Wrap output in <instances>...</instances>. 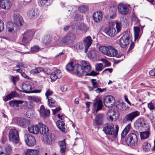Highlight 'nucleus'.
<instances>
[{
	"mask_svg": "<svg viewBox=\"0 0 155 155\" xmlns=\"http://www.w3.org/2000/svg\"><path fill=\"white\" fill-rule=\"evenodd\" d=\"M118 130L119 127L117 125H115V129L114 124L110 123L105 124L103 130L106 134L111 135L115 137L117 135Z\"/></svg>",
	"mask_w": 155,
	"mask_h": 155,
	"instance_id": "f257e3e1",
	"label": "nucleus"
},
{
	"mask_svg": "<svg viewBox=\"0 0 155 155\" xmlns=\"http://www.w3.org/2000/svg\"><path fill=\"white\" fill-rule=\"evenodd\" d=\"M99 50L104 54L109 57H114L117 54V50L112 46H102L99 47Z\"/></svg>",
	"mask_w": 155,
	"mask_h": 155,
	"instance_id": "f03ea898",
	"label": "nucleus"
},
{
	"mask_svg": "<svg viewBox=\"0 0 155 155\" xmlns=\"http://www.w3.org/2000/svg\"><path fill=\"white\" fill-rule=\"evenodd\" d=\"M35 31L31 30H27L21 36L22 44L27 45L32 40L35 34Z\"/></svg>",
	"mask_w": 155,
	"mask_h": 155,
	"instance_id": "7ed1b4c3",
	"label": "nucleus"
},
{
	"mask_svg": "<svg viewBox=\"0 0 155 155\" xmlns=\"http://www.w3.org/2000/svg\"><path fill=\"white\" fill-rule=\"evenodd\" d=\"M125 141L127 144L129 146H135L138 142L136 134L133 133L129 134L125 138Z\"/></svg>",
	"mask_w": 155,
	"mask_h": 155,
	"instance_id": "20e7f679",
	"label": "nucleus"
},
{
	"mask_svg": "<svg viewBox=\"0 0 155 155\" xmlns=\"http://www.w3.org/2000/svg\"><path fill=\"white\" fill-rule=\"evenodd\" d=\"M21 87L22 90L21 91L26 93H40L41 91V90H33L31 83L28 81L23 82Z\"/></svg>",
	"mask_w": 155,
	"mask_h": 155,
	"instance_id": "39448f33",
	"label": "nucleus"
},
{
	"mask_svg": "<svg viewBox=\"0 0 155 155\" xmlns=\"http://www.w3.org/2000/svg\"><path fill=\"white\" fill-rule=\"evenodd\" d=\"M8 137L9 140L14 143H17L19 141L18 133L16 129H11L9 132Z\"/></svg>",
	"mask_w": 155,
	"mask_h": 155,
	"instance_id": "423d86ee",
	"label": "nucleus"
},
{
	"mask_svg": "<svg viewBox=\"0 0 155 155\" xmlns=\"http://www.w3.org/2000/svg\"><path fill=\"white\" fill-rule=\"evenodd\" d=\"M107 116L108 120L112 121H116L119 118V114L117 110L111 109L107 111Z\"/></svg>",
	"mask_w": 155,
	"mask_h": 155,
	"instance_id": "0eeeda50",
	"label": "nucleus"
},
{
	"mask_svg": "<svg viewBox=\"0 0 155 155\" xmlns=\"http://www.w3.org/2000/svg\"><path fill=\"white\" fill-rule=\"evenodd\" d=\"M130 34L128 31H125V33L120 38V44L121 48H124L129 44Z\"/></svg>",
	"mask_w": 155,
	"mask_h": 155,
	"instance_id": "6e6552de",
	"label": "nucleus"
},
{
	"mask_svg": "<svg viewBox=\"0 0 155 155\" xmlns=\"http://www.w3.org/2000/svg\"><path fill=\"white\" fill-rule=\"evenodd\" d=\"M115 102L114 98L110 95L105 96L104 99V103L105 106L108 107H111Z\"/></svg>",
	"mask_w": 155,
	"mask_h": 155,
	"instance_id": "1a4fd4ad",
	"label": "nucleus"
},
{
	"mask_svg": "<svg viewBox=\"0 0 155 155\" xmlns=\"http://www.w3.org/2000/svg\"><path fill=\"white\" fill-rule=\"evenodd\" d=\"M103 107V105L102 101L99 98H96L93 101V113L95 112L96 113H97L98 111L102 109Z\"/></svg>",
	"mask_w": 155,
	"mask_h": 155,
	"instance_id": "9d476101",
	"label": "nucleus"
},
{
	"mask_svg": "<svg viewBox=\"0 0 155 155\" xmlns=\"http://www.w3.org/2000/svg\"><path fill=\"white\" fill-rule=\"evenodd\" d=\"M24 138L25 142L28 146H33L36 143L35 138L34 136L30 134H25L24 136Z\"/></svg>",
	"mask_w": 155,
	"mask_h": 155,
	"instance_id": "9b49d317",
	"label": "nucleus"
},
{
	"mask_svg": "<svg viewBox=\"0 0 155 155\" xmlns=\"http://www.w3.org/2000/svg\"><path fill=\"white\" fill-rule=\"evenodd\" d=\"M129 5L120 3L118 6V12L122 15H126L128 14L129 11Z\"/></svg>",
	"mask_w": 155,
	"mask_h": 155,
	"instance_id": "f8f14e48",
	"label": "nucleus"
},
{
	"mask_svg": "<svg viewBox=\"0 0 155 155\" xmlns=\"http://www.w3.org/2000/svg\"><path fill=\"white\" fill-rule=\"evenodd\" d=\"M87 72L84 70L82 66L79 64H76L75 65V71H74V73L78 77H81L83 75H86Z\"/></svg>",
	"mask_w": 155,
	"mask_h": 155,
	"instance_id": "ddd939ff",
	"label": "nucleus"
},
{
	"mask_svg": "<svg viewBox=\"0 0 155 155\" xmlns=\"http://www.w3.org/2000/svg\"><path fill=\"white\" fill-rule=\"evenodd\" d=\"M64 38V41L66 42V45H67L72 44L76 39L75 35L72 33L68 34Z\"/></svg>",
	"mask_w": 155,
	"mask_h": 155,
	"instance_id": "4468645a",
	"label": "nucleus"
},
{
	"mask_svg": "<svg viewBox=\"0 0 155 155\" xmlns=\"http://www.w3.org/2000/svg\"><path fill=\"white\" fill-rule=\"evenodd\" d=\"M12 18L14 23L18 25L19 27V26H22L23 22L22 18L18 13H14L12 16Z\"/></svg>",
	"mask_w": 155,
	"mask_h": 155,
	"instance_id": "2eb2a0df",
	"label": "nucleus"
},
{
	"mask_svg": "<svg viewBox=\"0 0 155 155\" xmlns=\"http://www.w3.org/2000/svg\"><path fill=\"white\" fill-rule=\"evenodd\" d=\"M140 112L136 111L127 114L125 116L124 120L127 121L132 122L133 120L140 115Z\"/></svg>",
	"mask_w": 155,
	"mask_h": 155,
	"instance_id": "dca6fc26",
	"label": "nucleus"
},
{
	"mask_svg": "<svg viewBox=\"0 0 155 155\" xmlns=\"http://www.w3.org/2000/svg\"><path fill=\"white\" fill-rule=\"evenodd\" d=\"M17 124L21 127H26L30 124V121L28 119L21 117L15 118Z\"/></svg>",
	"mask_w": 155,
	"mask_h": 155,
	"instance_id": "f3484780",
	"label": "nucleus"
},
{
	"mask_svg": "<svg viewBox=\"0 0 155 155\" xmlns=\"http://www.w3.org/2000/svg\"><path fill=\"white\" fill-rule=\"evenodd\" d=\"M12 147L10 145L6 144L4 149L0 147V155H10L12 152Z\"/></svg>",
	"mask_w": 155,
	"mask_h": 155,
	"instance_id": "a211bd4d",
	"label": "nucleus"
},
{
	"mask_svg": "<svg viewBox=\"0 0 155 155\" xmlns=\"http://www.w3.org/2000/svg\"><path fill=\"white\" fill-rule=\"evenodd\" d=\"M7 31L10 32H13L19 29L18 25L11 21H8L6 25Z\"/></svg>",
	"mask_w": 155,
	"mask_h": 155,
	"instance_id": "6ab92c4d",
	"label": "nucleus"
},
{
	"mask_svg": "<svg viewBox=\"0 0 155 155\" xmlns=\"http://www.w3.org/2000/svg\"><path fill=\"white\" fill-rule=\"evenodd\" d=\"M93 40L90 36L86 37L83 40L84 44V52H87L88 49L91 45Z\"/></svg>",
	"mask_w": 155,
	"mask_h": 155,
	"instance_id": "aec40b11",
	"label": "nucleus"
},
{
	"mask_svg": "<svg viewBox=\"0 0 155 155\" xmlns=\"http://www.w3.org/2000/svg\"><path fill=\"white\" fill-rule=\"evenodd\" d=\"M105 32L108 36L113 37L117 34V32L115 28L110 27H107L104 29Z\"/></svg>",
	"mask_w": 155,
	"mask_h": 155,
	"instance_id": "412c9836",
	"label": "nucleus"
},
{
	"mask_svg": "<svg viewBox=\"0 0 155 155\" xmlns=\"http://www.w3.org/2000/svg\"><path fill=\"white\" fill-rule=\"evenodd\" d=\"M39 132L41 134L46 135L48 134L49 130L47 126L42 123H38Z\"/></svg>",
	"mask_w": 155,
	"mask_h": 155,
	"instance_id": "4be33fe9",
	"label": "nucleus"
},
{
	"mask_svg": "<svg viewBox=\"0 0 155 155\" xmlns=\"http://www.w3.org/2000/svg\"><path fill=\"white\" fill-rule=\"evenodd\" d=\"M40 115L43 118L49 116L50 111L49 110L45 109L43 105H41L40 110Z\"/></svg>",
	"mask_w": 155,
	"mask_h": 155,
	"instance_id": "5701e85b",
	"label": "nucleus"
},
{
	"mask_svg": "<svg viewBox=\"0 0 155 155\" xmlns=\"http://www.w3.org/2000/svg\"><path fill=\"white\" fill-rule=\"evenodd\" d=\"M45 138H44V140L47 144H51L54 143L56 137L53 134H51L50 135H48L47 134Z\"/></svg>",
	"mask_w": 155,
	"mask_h": 155,
	"instance_id": "b1692460",
	"label": "nucleus"
},
{
	"mask_svg": "<svg viewBox=\"0 0 155 155\" xmlns=\"http://www.w3.org/2000/svg\"><path fill=\"white\" fill-rule=\"evenodd\" d=\"M9 0H0V6L3 9H8L11 7Z\"/></svg>",
	"mask_w": 155,
	"mask_h": 155,
	"instance_id": "393cba45",
	"label": "nucleus"
},
{
	"mask_svg": "<svg viewBox=\"0 0 155 155\" xmlns=\"http://www.w3.org/2000/svg\"><path fill=\"white\" fill-rule=\"evenodd\" d=\"M104 115L102 114L97 115L95 119L96 125H101L104 123Z\"/></svg>",
	"mask_w": 155,
	"mask_h": 155,
	"instance_id": "a878e982",
	"label": "nucleus"
},
{
	"mask_svg": "<svg viewBox=\"0 0 155 155\" xmlns=\"http://www.w3.org/2000/svg\"><path fill=\"white\" fill-rule=\"evenodd\" d=\"M61 71L58 70L54 72H52L50 75V78L52 81H54L58 78L61 77Z\"/></svg>",
	"mask_w": 155,
	"mask_h": 155,
	"instance_id": "bb28decb",
	"label": "nucleus"
},
{
	"mask_svg": "<svg viewBox=\"0 0 155 155\" xmlns=\"http://www.w3.org/2000/svg\"><path fill=\"white\" fill-rule=\"evenodd\" d=\"M80 64L85 70L87 72H88L90 71L91 70V67L90 63L86 61H82L80 62Z\"/></svg>",
	"mask_w": 155,
	"mask_h": 155,
	"instance_id": "cd10ccee",
	"label": "nucleus"
},
{
	"mask_svg": "<svg viewBox=\"0 0 155 155\" xmlns=\"http://www.w3.org/2000/svg\"><path fill=\"white\" fill-rule=\"evenodd\" d=\"M28 130L30 133L37 134L39 132V126L36 125H31L28 127Z\"/></svg>",
	"mask_w": 155,
	"mask_h": 155,
	"instance_id": "c85d7f7f",
	"label": "nucleus"
},
{
	"mask_svg": "<svg viewBox=\"0 0 155 155\" xmlns=\"http://www.w3.org/2000/svg\"><path fill=\"white\" fill-rule=\"evenodd\" d=\"M25 155H39V151L37 150L28 149L24 151Z\"/></svg>",
	"mask_w": 155,
	"mask_h": 155,
	"instance_id": "c756f323",
	"label": "nucleus"
},
{
	"mask_svg": "<svg viewBox=\"0 0 155 155\" xmlns=\"http://www.w3.org/2000/svg\"><path fill=\"white\" fill-rule=\"evenodd\" d=\"M56 124L58 128L62 132H65V124L63 121L58 120L56 122Z\"/></svg>",
	"mask_w": 155,
	"mask_h": 155,
	"instance_id": "7c9ffc66",
	"label": "nucleus"
},
{
	"mask_svg": "<svg viewBox=\"0 0 155 155\" xmlns=\"http://www.w3.org/2000/svg\"><path fill=\"white\" fill-rule=\"evenodd\" d=\"M37 15V10L34 8L29 9L28 12V15L31 19H34Z\"/></svg>",
	"mask_w": 155,
	"mask_h": 155,
	"instance_id": "2f4dec72",
	"label": "nucleus"
},
{
	"mask_svg": "<svg viewBox=\"0 0 155 155\" xmlns=\"http://www.w3.org/2000/svg\"><path fill=\"white\" fill-rule=\"evenodd\" d=\"M102 17V14L101 12H97L93 14V18L94 20L96 22H99L101 19Z\"/></svg>",
	"mask_w": 155,
	"mask_h": 155,
	"instance_id": "473e14b6",
	"label": "nucleus"
},
{
	"mask_svg": "<svg viewBox=\"0 0 155 155\" xmlns=\"http://www.w3.org/2000/svg\"><path fill=\"white\" fill-rule=\"evenodd\" d=\"M58 144L60 148V152L61 153H64L65 152L66 148L65 140L59 142Z\"/></svg>",
	"mask_w": 155,
	"mask_h": 155,
	"instance_id": "72a5a7b5",
	"label": "nucleus"
},
{
	"mask_svg": "<svg viewBox=\"0 0 155 155\" xmlns=\"http://www.w3.org/2000/svg\"><path fill=\"white\" fill-rule=\"evenodd\" d=\"M131 127L130 124H128L123 130L121 134L122 137L124 138L129 132Z\"/></svg>",
	"mask_w": 155,
	"mask_h": 155,
	"instance_id": "f704fd0d",
	"label": "nucleus"
},
{
	"mask_svg": "<svg viewBox=\"0 0 155 155\" xmlns=\"http://www.w3.org/2000/svg\"><path fill=\"white\" fill-rule=\"evenodd\" d=\"M134 39L137 40L140 38V28L139 27H134Z\"/></svg>",
	"mask_w": 155,
	"mask_h": 155,
	"instance_id": "c9c22d12",
	"label": "nucleus"
},
{
	"mask_svg": "<svg viewBox=\"0 0 155 155\" xmlns=\"http://www.w3.org/2000/svg\"><path fill=\"white\" fill-rule=\"evenodd\" d=\"M51 37L50 35L45 36L43 39V42L45 45L49 44L51 41Z\"/></svg>",
	"mask_w": 155,
	"mask_h": 155,
	"instance_id": "e433bc0d",
	"label": "nucleus"
},
{
	"mask_svg": "<svg viewBox=\"0 0 155 155\" xmlns=\"http://www.w3.org/2000/svg\"><path fill=\"white\" fill-rule=\"evenodd\" d=\"M48 99V104L50 107L56 106L57 105L56 102L51 97H49Z\"/></svg>",
	"mask_w": 155,
	"mask_h": 155,
	"instance_id": "4c0bfd02",
	"label": "nucleus"
},
{
	"mask_svg": "<svg viewBox=\"0 0 155 155\" xmlns=\"http://www.w3.org/2000/svg\"><path fill=\"white\" fill-rule=\"evenodd\" d=\"M110 10L113 11L111 13H110V18L111 19H114L116 16V9L114 7H111L110 8Z\"/></svg>",
	"mask_w": 155,
	"mask_h": 155,
	"instance_id": "58836bf2",
	"label": "nucleus"
},
{
	"mask_svg": "<svg viewBox=\"0 0 155 155\" xmlns=\"http://www.w3.org/2000/svg\"><path fill=\"white\" fill-rule=\"evenodd\" d=\"M150 134V131L149 130L140 132V135L142 139H145L148 137Z\"/></svg>",
	"mask_w": 155,
	"mask_h": 155,
	"instance_id": "ea45409f",
	"label": "nucleus"
},
{
	"mask_svg": "<svg viewBox=\"0 0 155 155\" xmlns=\"http://www.w3.org/2000/svg\"><path fill=\"white\" fill-rule=\"evenodd\" d=\"M40 3L43 6H48L51 3V0H39Z\"/></svg>",
	"mask_w": 155,
	"mask_h": 155,
	"instance_id": "a19ab883",
	"label": "nucleus"
},
{
	"mask_svg": "<svg viewBox=\"0 0 155 155\" xmlns=\"http://www.w3.org/2000/svg\"><path fill=\"white\" fill-rule=\"evenodd\" d=\"M142 147L143 150L148 151L150 150L151 145L147 142H144L143 144Z\"/></svg>",
	"mask_w": 155,
	"mask_h": 155,
	"instance_id": "79ce46f5",
	"label": "nucleus"
},
{
	"mask_svg": "<svg viewBox=\"0 0 155 155\" xmlns=\"http://www.w3.org/2000/svg\"><path fill=\"white\" fill-rule=\"evenodd\" d=\"M134 127L136 129L139 130L143 127L142 122L140 120H136L135 122Z\"/></svg>",
	"mask_w": 155,
	"mask_h": 155,
	"instance_id": "37998d69",
	"label": "nucleus"
},
{
	"mask_svg": "<svg viewBox=\"0 0 155 155\" xmlns=\"http://www.w3.org/2000/svg\"><path fill=\"white\" fill-rule=\"evenodd\" d=\"M74 48L77 51H80L83 49L84 47L82 43L78 42L75 44L74 46Z\"/></svg>",
	"mask_w": 155,
	"mask_h": 155,
	"instance_id": "c03bdc74",
	"label": "nucleus"
},
{
	"mask_svg": "<svg viewBox=\"0 0 155 155\" xmlns=\"http://www.w3.org/2000/svg\"><path fill=\"white\" fill-rule=\"evenodd\" d=\"M42 68L41 67H39L37 68L32 69L31 71V73L32 74L39 73L42 71Z\"/></svg>",
	"mask_w": 155,
	"mask_h": 155,
	"instance_id": "a18cd8bd",
	"label": "nucleus"
},
{
	"mask_svg": "<svg viewBox=\"0 0 155 155\" xmlns=\"http://www.w3.org/2000/svg\"><path fill=\"white\" fill-rule=\"evenodd\" d=\"M74 68V64L72 62H69L66 66V69L68 71H72Z\"/></svg>",
	"mask_w": 155,
	"mask_h": 155,
	"instance_id": "49530a36",
	"label": "nucleus"
},
{
	"mask_svg": "<svg viewBox=\"0 0 155 155\" xmlns=\"http://www.w3.org/2000/svg\"><path fill=\"white\" fill-rule=\"evenodd\" d=\"M116 107L118 109L122 110H124L125 109V104L123 102L117 104L116 105Z\"/></svg>",
	"mask_w": 155,
	"mask_h": 155,
	"instance_id": "de8ad7c7",
	"label": "nucleus"
},
{
	"mask_svg": "<svg viewBox=\"0 0 155 155\" xmlns=\"http://www.w3.org/2000/svg\"><path fill=\"white\" fill-rule=\"evenodd\" d=\"M57 45L59 46H62L66 44V42L64 41V38L63 37L62 38H59L57 42Z\"/></svg>",
	"mask_w": 155,
	"mask_h": 155,
	"instance_id": "09e8293b",
	"label": "nucleus"
},
{
	"mask_svg": "<svg viewBox=\"0 0 155 155\" xmlns=\"http://www.w3.org/2000/svg\"><path fill=\"white\" fill-rule=\"evenodd\" d=\"M28 98L29 100L33 101L36 102H39L41 101V99L39 97L37 96H29Z\"/></svg>",
	"mask_w": 155,
	"mask_h": 155,
	"instance_id": "8fccbe9b",
	"label": "nucleus"
},
{
	"mask_svg": "<svg viewBox=\"0 0 155 155\" xmlns=\"http://www.w3.org/2000/svg\"><path fill=\"white\" fill-rule=\"evenodd\" d=\"M103 68V65L101 63L97 64L95 65L96 70L97 71H101Z\"/></svg>",
	"mask_w": 155,
	"mask_h": 155,
	"instance_id": "3c124183",
	"label": "nucleus"
},
{
	"mask_svg": "<svg viewBox=\"0 0 155 155\" xmlns=\"http://www.w3.org/2000/svg\"><path fill=\"white\" fill-rule=\"evenodd\" d=\"M88 8L84 6H81L78 8V11L84 13L87 11Z\"/></svg>",
	"mask_w": 155,
	"mask_h": 155,
	"instance_id": "603ef678",
	"label": "nucleus"
},
{
	"mask_svg": "<svg viewBox=\"0 0 155 155\" xmlns=\"http://www.w3.org/2000/svg\"><path fill=\"white\" fill-rule=\"evenodd\" d=\"M11 79L12 81L13 84L15 85H16V82L19 80V78L18 76H11Z\"/></svg>",
	"mask_w": 155,
	"mask_h": 155,
	"instance_id": "864d4df0",
	"label": "nucleus"
},
{
	"mask_svg": "<svg viewBox=\"0 0 155 155\" xmlns=\"http://www.w3.org/2000/svg\"><path fill=\"white\" fill-rule=\"evenodd\" d=\"M96 81V80L95 79H92L91 80L93 87L94 88H97L98 87V83L95 81Z\"/></svg>",
	"mask_w": 155,
	"mask_h": 155,
	"instance_id": "5fc2aeb1",
	"label": "nucleus"
},
{
	"mask_svg": "<svg viewBox=\"0 0 155 155\" xmlns=\"http://www.w3.org/2000/svg\"><path fill=\"white\" fill-rule=\"evenodd\" d=\"M40 48L38 46H34L31 48V51L33 52H37L39 50Z\"/></svg>",
	"mask_w": 155,
	"mask_h": 155,
	"instance_id": "6e6d98bb",
	"label": "nucleus"
},
{
	"mask_svg": "<svg viewBox=\"0 0 155 155\" xmlns=\"http://www.w3.org/2000/svg\"><path fill=\"white\" fill-rule=\"evenodd\" d=\"M116 25L117 32H119L120 31L121 29V23L120 22H116Z\"/></svg>",
	"mask_w": 155,
	"mask_h": 155,
	"instance_id": "4d7b16f0",
	"label": "nucleus"
},
{
	"mask_svg": "<svg viewBox=\"0 0 155 155\" xmlns=\"http://www.w3.org/2000/svg\"><path fill=\"white\" fill-rule=\"evenodd\" d=\"M53 93V92L51 91L50 90L48 89L46 91L45 95L47 99H48L49 98V96L51 95Z\"/></svg>",
	"mask_w": 155,
	"mask_h": 155,
	"instance_id": "13d9d810",
	"label": "nucleus"
},
{
	"mask_svg": "<svg viewBox=\"0 0 155 155\" xmlns=\"http://www.w3.org/2000/svg\"><path fill=\"white\" fill-rule=\"evenodd\" d=\"M16 66L17 68H22L27 67H25L24 66V65L22 63L20 62L17 63V64L16 65Z\"/></svg>",
	"mask_w": 155,
	"mask_h": 155,
	"instance_id": "bf43d9fd",
	"label": "nucleus"
},
{
	"mask_svg": "<svg viewBox=\"0 0 155 155\" xmlns=\"http://www.w3.org/2000/svg\"><path fill=\"white\" fill-rule=\"evenodd\" d=\"M23 102L24 101L21 100H15V106L19 107L18 105L19 104H22Z\"/></svg>",
	"mask_w": 155,
	"mask_h": 155,
	"instance_id": "052dcab7",
	"label": "nucleus"
},
{
	"mask_svg": "<svg viewBox=\"0 0 155 155\" xmlns=\"http://www.w3.org/2000/svg\"><path fill=\"white\" fill-rule=\"evenodd\" d=\"M99 74V73H96L94 71H92L90 73H87V75H86L96 76Z\"/></svg>",
	"mask_w": 155,
	"mask_h": 155,
	"instance_id": "680f3d73",
	"label": "nucleus"
},
{
	"mask_svg": "<svg viewBox=\"0 0 155 155\" xmlns=\"http://www.w3.org/2000/svg\"><path fill=\"white\" fill-rule=\"evenodd\" d=\"M4 23L3 21L0 19V32L4 29Z\"/></svg>",
	"mask_w": 155,
	"mask_h": 155,
	"instance_id": "e2e57ef3",
	"label": "nucleus"
},
{
	"mask_svg": "<svg viewBox=\"0 0 155 155\" xmlns=\"http://www.w3.org/2000/svg\"><path fill=\"white\" fill-rule=\"evenodd\" d=\"M10 94L12 98L16 97L18 95V93L15 91H12Z\"/></svg>",
	"mask_w": 155,
	"mask_h": 155,
	"instance_id": "0e129e2a",
	"label": "nucleus"
},
{
	"mask_svg": "<svg viewBox=\"0 0 155 155\" xmlns=\"http://www.w3.org/2000/svg\"><path fill=\"white\" fill-rule=\"evenodd\" d=\"M42 71L44 73L47 74H49L51 73L50 69L48 68H45L42 69Z\"/></svg>",
	"mask_w": 155,
	"mask_h": 155,
	"instance_id": "69168bd1",
	"label": "nucleus"
},
{
	"mask_svg": "<svg viewBox=\"0 0 155 155\" xmlns=\"http://www.w3.org/2000/svg\"><path fill=\"white\" fill-rule=\"evenodd\" d=\"M148 107L151 110H153L155 108L153 104L151 102L148 104Z\"/></svg>",
	"mask_w": 155,
	"mask_h": 155,
	"instance_id": "338daca9",
	"label": "nucleus"
},
{
	"mask_svg": "<svg viewBox=\"0 0 155 155\" xmlns=\"http://www.w3.org/2000/svg\"><path fill=\"white\" fill-rule=\"evenodd\" d=\"M12 97L10 94H8L5 97V98L4 99V101H8L10 100L12 98Z\"/></svg>",
	"mask_w": 155,
	"mask_h": 155,
	"instance_id": "774afa93",
	"label": "nucleus"
}]
</instances>
